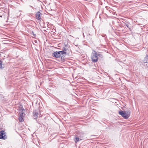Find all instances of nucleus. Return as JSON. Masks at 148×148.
Instances as JSON below:
<instances>
[{
  "label": "nucleus",
  "mask_w": 148,
  "mask_h": 148,
  "mask_svg": "<svg viewBox=\"0 0 148 148\" xmlns=\"http://www.w3.org/2000/svg\"><path fill=\"white\" fill-rule=\"evenodd\" d=\"M102 54L100 52L93 50L91 56V58L93 62H97L99 57H102Z\"/></svg>",
  "instance_id": "f257e3e1"
},
{
  "label": "nucleus",
  "mask_w": 148,
  "mask_h": 148,
  "mask_svg": "<svg viewBox=\"0 0 148 148\" xmlns=\"http://www.w3.org/2000/svg\"><path fill=\"white\" fill-rule=\"evenodd\" d=\"M119 114L125 119H128L130 116V111H123L120 110L119 112Z\"/></svg>",
  "instance_id": "f03ea898"
},
{
  "label": "nucleus",
  "mask_w": 148,
  "mask_h": 148,
  "mask_svg": "<svg viewBox=\"0 0 148 148\" xmlns=\"http://www.w3.org/2000/svg\"><path fill=\"white\" fill-rule=\"evenodd\" d=\"M5 132L3 130H1L0 132V139L5 140L7 137L6 135H5Z\"/></svg>",
  "instance_id": "7ed1b4c3"
},
{
  "label": "nucleus",
  "mask_w": 148,
  "mask_h": 148,
  "mask_svg": "<svg viewBox=\"0 0 148 148\" xmlns=\"http://www.w3.org/2000/svg\"><path fill=\"white\" fill-rule=\"evenodd\" d=\"M52 56L53 57L57 58H60L61 57L59 51H56L52 53Z\"/></svg>",
  "instance_id": "20e7f679"
},
{
  "label": "nucleus",
  "mask_w": 148,
  "mask_h": 148,
  "mask_svg": "<svg viewBox=\"0 0 148 148\" xmlns=\"http://www.w3.org/2000/svg\"><path fill=\"white\" fill-rule=\"evenodd\" d=\"M41 11H39L36 13L35 16L36 18H41L40 17L42 15V14L41 13Z\"/></svg>",
  "instance_id": "39448f33"
},
{
  "label": "nucleus",
  "mask_w": 148,
  "mask_h": 148,
  "mask_svg": "<svg viewBox=\"0 0 148 148\" xmlns=\"http://www.w3.org/2000/svg\"><path fill=\"white\" fill-rule=\"evenodd\" d=\"M144 62L145 63H148V55L144 58Z\"/></svg>",
  "instance_id": "423d86ee"
},
{
  "label": "nucleus",
  "mask_w": 148,
  "mask_h": 148,
  "mask_svg": "<svg viewBox=\"0 0 148 148\" xmlns=\"http://www.w3.org/2000/svg\"><path fill=\"white\" fill-rule=\"evenodd\" d=\"M59 52H60V55H61V56H63V55L64 54H66V52L64 51L63 50L59 51Z\"/></svg>",
  "instance_id": "0eeeda50"
},
{
  "label": "nucleus",
  "mask_w": 148,
  "mask_h": 148,
  "mask_svg": "<svg viewBox=\"0 0 148 148\" xmlns=\"http://www.w3.org/2000/svg\"><path fill=\"white\" fill-rule=\"evenodd\" d=\"M2 61L1 60H0V69H3L4 67H3Z\"/></svg>",
  "instance_id": "6e6552de"
},
{
  "label": "nucleus",
  "mask_w": 148,
  "mask_h": 148,
  "mask_svg": "<svg viewBox=\"0 0 148 148\" xmlns=\"http://www.w3.org/2000/svg\"><path fill=\"white\" fill-rule=\"evenodd\" d=\"M19 121L20 122H23V117L19 116Z\"/></svg>",
  "instance_id": "1a4fd4ad"
},
{
  "label": "nucleus",
  "mask_w": 148,
  "mask_h": 148,
  "mask_svg": "<svg viewBox=\"0 0 148 148\" xmlns=\"http://www.w3.org/2000/svg\"><path fill=\"white\" fill-rule=\"evenodd\" d=\"M38 113L37 112H36L35 114L34 115V119H36L38 117Z\"/></svg>",
  "instance_id": "9d476101"
},
{
  "label": "nucleus",
  "mask_w": 148,
  "mask_h": 148,
  "mask_svg": "<svg viewBox=\"0 0 148 148\" xmlns=\"http://www.w3.org/2000/svg\"><path fill=\"white\" fill-rule=\"evenodd\" d=\"M79 138L78 137H75L74 138V141L75 143L79 141Z\"/></svg>",
  "instance_id": "9b49d317"
},
{
  "label": "nucleus",
  "mask_w": 148,
  "mask_h": 148,
  "mask_svg": "<svg viewBox=\"0 0 148 148\" xmlns=\"http://www.w3.org/2000/svg\"><path fill=\"white\" fill-rule=\"evenodd\" d=\"M61 60L62 62H63L65 60V58L64 56H62L61 57Z\"/></svg>",
  "instance_id": "f8f14e48"
},
{
  "label": "nucleus",
  "mask_w": 148,
  "mask_h": 148,
  "mask_svg": "<svg viewBox=\"0 0 148 148\" xmlns=\"http://www.w3.org/2000/svg\"><path fill=\"white\" fill-rule=\"evenodd\" d=\"M67 50H68V49L66 47V46L63 48V51L65 52H67Z\"/></svg>",
  "instance_id": "ddd939ff"
},
{
  "label": "nucleus",
  "mask_w": 148,
  "mask_h": 148,
  "mask_svg": "<svg viewBox=\"0 0 148 148\" xmlns=\"http://www.w3.org/2000/svg\"><path fill=\"white\" fill-rule=\"evenodd\" d=\"M125 25L126 26L130 29V24L129 23H125Z\"/></svg>",
  "instance_id": "4468645a"
},
{
  "label": "nucleus",
  "mask_w": 148,
  "mask_h": 148,
  "mask_svg": "<svg viewBox=\"0 0 148 148\" xmlns=\"http://www.w3.org/2000/svg\"><path fill=\"white\" fill-rule=\"evenodd\" d=\"M116 23V24H118L119 25H121L122 24L120 22V21L119 20Z\"/></svg>",
  "instance_id": "2eb2a0df"
},
{
  "label": "nucleus",
  "mask_w": 148,
  "mask_h": 148,
  "mask_svg": "<svg viewBox=\"0 0 148 148\" xmlns=\"http://www.w3.org/2000/svg\"><path fill=\"white\" fill-rule=\"evenodd\" d=\"M24 111H25V110L23 109L21 110V111L20 113H22V114H24Z\"/></svg>",
  "instance_id": "dca6fc26"
},
{
  "label": "nucleus",
  "mask_w": 148,
  "mask_h": 148,
  "mask_svg": "<svg viewBox=\"0 0 148 148\" xmlns=\"http://www.w3.org/2000/svg\"><path fill=\"white\" fill-rule=\"evenodd\" d=\"M23 114H22V113H19V116L23 117Z\"/></svg>",
  "instance_id": "f3484780"
},
{
  "label": "nucleus",
  "mask_w": 148,
  "mask_h": 148,
  "mask_svg": "<svg viewBox=\"0 0 148 148\" xmlns=\"http://www.w3.org/2000/svg\"><path fill=\"white\" fill-rule=\"evenodd\" d=\"M32 34H33V35L34 36H36V34H34V32H32Z\"/></svg>",
  "instance_id": "a211bd4d"
},
{
  "label": "nucleus",
  "mask_w": 148,
  "mask_h": 148,
  "mask_svg": "<svg viewBox=\"0 0 148 148\" xmlns=\"http://www.w3.org/2000/svg\"><path fill=\"white\" fill-rule=\"evenodd\" d=\"M115 12H112V13H113V14H115Z\"/></svg>",
  "instance_id": "6ab92c4d"
},
{
  "label": "nucleus",
  "mask_w": 148,
  "mask_h": 148,
  "mask_svg": "<svg viewBox=\"0 0 148 148\" xmlns=\"http://www.w3.org/2000/svg\"><path fill=\"white\" fill-rule=\"evenodd\" d=\"M38 19V20H40V19Z\"/></svg>",
  "instance_id": "aec40b11"
},
{
  "label": "nucleus",
  "mask_w": 148,
  "mask_h": 148,
  "mask_svg": "<svg viewBox=\"0 0 148 148\" xmlns=\"http://www.w3.org/2000/svg\"><path fill=\"white\" fill-rule=\"evenodd\" d=\"M0 17H2V16H0Z\"/></svg>",
  "instance_id": "412c9836"
},
{
  "label": "nucleus",
  "mask_w": 148,
  "mask_h": 148,
  "mask_svg": "<svg viewBox=\"0 0 148 148\" xmlns=\"http://www.w3.org/2000/svg\"><path fill=\"white\" fill-rule=\"evenodd\" d=\"M84 29H83V32H84Z\"/></svg>",
  "instance_id": "4be33fe9"
},
{
  "label": "nucleus",
  "mask_w": 148,
  "mask_h": 148,
  "mask_svg": "<svg viewBox=\"0 0 148 148\" xmlns=\"http://www.w3.org/2000/svg\"><path fill=\"white\" fill-rule=\"evenodd\" d=\"M112 23H113V24H114V23H113V22Z\"/></svg>",
  "instance_id": "5701e85b"
},
{
  "label": "nucleus",
  "mask_w": 148,
  "mask_h": 148,
  "mask_svg": "<svg viewBox=\"0 0 148 148\" xmlns=\"http://www.w3.org/2000/svg\"><path fill=\"white\" fill-rule=\"evenodd\" d=\"M6 22H8V21H6Z\"/></svg>",
  "instance_id": "b1692460"
},
{
  "label": "nucleus",
  "mask_w": 148,
  "mask_h": 148,
  "mask_svg": "<svg viewBox=\"0 0 148 148\" xmlns=\"http://www.w3.org/2000/svg\"><path fill=\"white\" fill-rule=\"evenodd\" d=\"M37 102L36 103V104H37Z\"/></svg>",
  "instance_id": "393cba45"
},
{
  "label": "nucleus",
  "mask_w": 148,
  "mask_h": 148,
  "mask_svg": "<svg viewBox=\"0 0 148 148\" xmlns=\"http://www.w3.org/2000/svg\"><path fill=\"white\" fill-rule=\"evenodd\" d=\"M1 55V54L0 53V55Z\"/></svg>",
  "instance_id": "a878e982"
}]
</instances>
